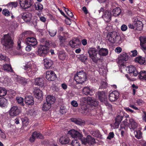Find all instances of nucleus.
Segmentation results:
<instances>
[{
    "instance_id": "nucleus-1",
    "label": "nucleus",
    "mask_w": 146,
    "mask_h": 146,
    "mask_svg": "<svg viewBox=\"0 0 146 146\" xmlns=\"http://www.w3.org/2000/svg\"><path fill=\"white\" fill-rule=\"evenodd\" d=\"M1 42L5 50L10 51L11 54L14 55L17 54L16 50L13 49L14 42L11 34L8 33L4 35L1 39Z\"/></svg>"
},
{
    "instance_id": "nucleus-2",
    "label": "nucleus",
    "mask_w": 146,
    "mask_h": 146,
    "mask_svg": "<svg viewBox=\"0 0 146 146\" xmlns=\"http://www.w3.org/2000/svg\"><path fill=\"white\" fill-rule=\"evenodd\" d=\"M88 52L89 54V57L92 59V61L98 64V68H99V71H101V69H102L100 67V65L98 64L97 62L100 60V59L97 56L98 52L96 49L94 47H91L89 48Z\"/></svg>"
},
{
    "instance_id": "nucleus-3",
    "label": "nucleus",
    "mask_w": 146,
    "mask_h": 146,
    "mask_svg": "<svg viewBox=\"0 0 146 146\" xmlns=\"http://www.w3.org/2000/svg\"><path fill=\"white\" fill-rule=\"evenodd\" d=\"M77 84H82L87 79L86 74L83 71L77 72L74 77Z\"/></svg>"
},
{
    "instance_id": "nucleus-4",
    "label": "nucleus",
    "mask_w": 146,
    "mask_h": 146,
    "mask_svg": "<svg viewBox=\"0 0 146 146\" xmlns=\"http://www.w3.org/2000/svg\"><path fill=\"white\" fill-rule=\"evenodd\" d=\"M33 3V0H20V4L21 7L25 9L31 7Z\"/></svg>"
},
{
    "instance_id": "nucleus-5",
    "label": "nucleus",
    "mask_w": 146,
    "mask_h": 146,
    "mask_svg": "<svg viewBox=\"0 0 146 146\" xmlns=\"http://www.w3.org/2000/svg\"><path fill=\"white\" fill-rule=\"evenodd\" d=\"M26 70V72L29 77H31L35 74L38 70L37 68H32L29 63H28L25 66V68Z\"/></svg>"
},
{
    "instance_id": "nucleus-6",
    "label": "nucleus",
    "mask_w": 146,
    "mask_h": 146,
    "mask_svg": "<svg viewBox=\"0 0 146 146\" xmlns=\"http://www.w3.org/2000/svg\"><path fill=\"white\" fill-rule=\"evenodd\" d=\"M48 52L49 48L48 47L44 45H40L38 47L37 54L41 56L46 54Z\"/></svg>"
},
{
    "instance_id": "nucleus-7",
    "label": "nucleus",
    "mask_w": 146,
    "mask_h": 146,
    "mask_svg": "<svg viewBox=\"0 0 146 146\" xmlns=\"http://www.w3.org/2000/svg\"><path fill=\"white\" fill-rule=\"evenodd\" d=\"M68 134H69L72 138L81 139L82 137V134L80 132L72 129L68 131Z\"/></svg>"
},
{
    "instance_id": "nucleus-8",
    "label": "nucleus",
    "mask_w": 146,
    "mask_h": 146,
    "mask_svg": "<svg viewBox=\"0 0 146 146\" xmlns=\"http://www.w3.org/2000/svg\"><path fill=\"white\" fill-rule=\"evenodd\" d=\"M20 110L16 106L12 107L9 110V112L10 115L12 116H16L18 115L21 112Z\"/></svg>"
},
{
    "instance_id": "nucleus-9",
    "label": "nucleus",
    "mask_w": 146,
    "mask_h": 146,
    "mask_svg": "<svg viewBox=\"0 0 146 146\" xmlns=\"http://www.w3.org/2000/svg\"><path fill=\"white\" fill-rule=\"evenodd\" d=\"M117 33L115 31L110 32L107 35V39L111 43H115V40L116 38Z\"/></svg>"
},
{
    "instance_id": "nucleus-10",
    "label": "nucleus",
    "mask_w": 146,
    "mask_h": 146,
    "mask_svg": "<svg viewBox=\"0 0 146 146\" xmlns=\"http://www.w3.org/2000/svg\"><path fill=\"white\" fill-rule=\"evenodd\" d=\"M119 93L116 91H114L110 93L109 96V99L111 102L116 101L119 98Z\"/></svg>"
},
{
    "instance_id": "nucleus-11",
    "label": "nucleus",
    "mask_w": 146,
    "mask_h": 146,
    "mask_svg": "<svg viewBox=\"0 0 146 146\" xmlns=\"http://www.w3.org/2000/svg\"><path fill=\"white\" fill-rule=\"evenodd\" d=\"M15 80L16 81L21 84L23 86L28 84L29 81V79H25L17 75H16L15 76Z\"/></svg>"
},
{
    "instance_id": "nucleus-12",
    "label": "nucleus",
    "mask_w": 146,
    "mask_h": 146,
    "mask_svg": "<svg viewBox=\"0 0 146 146\" xmlns=\"http://www.w3.org/2000/svg\"><path fill=\"white\" fill-rule=\"evenodd\" d=\"M128 57L127 54L125 52H123L120 54L118 58V62L119 64H122L123 62L124 61H127L128 59Z\"/></svg>"
},
{
    "instance_id": "nucleus-13",
    "label": "nucleus",
    "mask_w": 146,
    "mask_h": 146,
    "mask_svg": "<svg viewBox=\"0 0 146 146\" xmlns=\"http://www.w3.org/2000/svg\"><path fill=\"white\" fill-rule=\"evenodd\" d=\"M46 78L50 81L54 80L56 78V75L52 71H47L46 73Z\"/></svg>"
},
{
    "instance_id": "nucleus-14",
    "label": "nucleus",
    "mask_w": 146,
    "mask_h": 146,
    "mask_svg": "<svg viewBox=\"0 0 146 146\" xmlns=\"http://www.w3.org/2000/svg\"><path fill=\"white\" fill-rule=\"evenodd\" d=\"M31 17L32 15L31 13L28 12H26L21 14L19 17H22L25 22H28L30 21Z\"/></svg>"
},
{
    "instance_id": "nucleus-15",
    "label": "nucleus",
    "mask_w": 146,
    "mask_h": 146,
    "mask_svg": "<svg viewBox=\"0 0 146 146\" xmlns=\"http://www.w3.org/2000/svg\"><path fill=\"white\" fill-rule=\"evenodd\" d=\"M133 24L135 25V28L136 30L141 31L143 29V24L142 22L138 20V19L135 17V20L133 22Z\"/></svg>"
},
{
    "instance_id": "nucleus-16",
    "label": "nucleus",
    "mask_w": 146,
    "mask_h": 146,
    "mask_svg": "<svg viewBox=\"0 0 146 146\" xmlns=\"http://www.w3.org/2000/svg\"><path fill=\"white\" fill-rule=\"evenodd\" d=\"M102 17L106 22H110L111 20V12L110 11H106L102 15Z\"/></svg>"
},
{
    "instance_id": "nucleus-17",
    "label": "nucleus",
    "mask_w": 146,
    "mask_h": 146,
    "mask_svg": "<svg viewBox=\"0 0 146 146\" xmlns=\"http://www.w3.org/2000/svg\"><path fill=\"white\" fill-rule=\"evenodd\" d=\"M126 69L128 71V73L133 74L134 76H136L138 74V72L135 68L133 66L130 65L127 67Z\"/></svg>"
},
{
    "instance_id": "nucleus-18",
    "label": "nucleus",
    "mask_w": 146,
    "mask_h": 146,
    "mask_svg": "<svg viewBox=\"0 0 146 146\" xmlns=\"http://www.w3.org/2000/svg\"><path fill=\"white\" fill-rule=\"evenodd\" d=\"M43 137V136L41 134L35 131L32 133V137L29 140L31 142H33L34 141L36 138L42 139Z\"/></svg>"
},
{
    "instance_id": "nucleus-19",
    "label": "nucleus",
    "mask_w": 146,
    "mask_h": 146,
    "mask_svg": "<svg viewBox=\"0 0 146 146\" xmlns=\"http://www.w3.org/2000/svg\"><path fill=\"white\" fill-rule=\"evenodd\" d=\"M69 44L71 47L77 48L80 45V42L78 39L74 38L70 42Z\"/></svg>"
},
{
    "instance_id": "nucleus-20",
    "label": "nucleus",
    "mask_w": 146,
    "mask_h": 146,
    "mask_svg": "<svg viewBox=\"0 0 146 146\" xmlns=\"http://www.w3.org/2000/svg\"><path fill=\"white\" fill-rule=\"evenodd\" d=\"M26 41L29 44L32 46H35L37 44V41L36 39L33 37L27 38Z\"/></svg>"
},
{
    "instance_id": "nucleus-21",
    "label": "nucleus",
    "mask_w": 146,
    "mask_h": 146,
    "mask_svg": "<svg viewBox=\"0 0 146 146\" xmlns=\"http://www.w3.org/2000/svg\"><path fill=\"white\" fill-rule=\"evenodd\" d=\"M59 142L61 144H66L69 142L70 139L66 135H64L61 137L59 139Z\"/></svg>"
},
{
    "instance_id": "nucleus-22",
    "label": "nucleus",
    "mask_w": 146,
    "mask_h": 146,
    "mask_svg": "<svg viewBox=\"0 0 146 146\" xmlns=\"http://www.w3.org/2000/svg\"><path fill=\"white\" fill-rule=\"evenodd\" d=\"M34 94L36 98L40 99L42 97V92L38 88H36L34 89Z\"/></svg>"
},
{
    "instance_id": "nucleus-23",
    "label": "nucleus",
    "mask_w": 146,
    "mask_h": 146,
    "mask_svg": "<svg viewBox=\"0 0 146 146\" xmlns=\"http://www.w3.org/2000/svg\"><path fill=\"white\" fill-rule=\"evenodd\" d=\"M44 65L46 69L50 68L52 65V61L49 59L46 58L44 60Z\"/></svg>"
},
{
    "instance_id": "nucleus-24",
    "label": "nucleus",
    "mask_w": 146,
    "mask_h": 146,
    "mask_svg": "<svg viewBox=\"0 0 146 146\" xmlns=\"http://www.w3.org/2000/svg\"><path fill=\"white\" fill-rule=\"evenodd\" d=\"M25 100L26 103L28 105L31 106L34 104L33 98V96H26Z\"/></svg>"
},
{
    "instance_id": "nucleus-25",
    "label": "nucleus",
    "mask_w": 146,
    "mask_h": 146,
    "mask_svg": "<svg viewBox=\"0 0 146 146\" xmlns=\"http://www.w3.org/2000/svg\"><path fill=\"white\" fill-rule=\"evenodd\" d=\"M98 53L100 56H105L108 54V50L106 48H102L99 50Z\"/></svg>"
},
{
    "instance_id": "nucleus-26",
    "label": "nucleus",
    "mask_w": 146,
    "mask_h": 146,
    "mask_svg": "<svg viewBox=\"0 0 146 146\" xmlns=\"http://www.w3.org/2000/svg\"><path fill=\"white\" fill-rule=\"evenodd\" d=\"M55 101V98L54 96L52 95H48L46 97V102L51 105L53 104Z\"/></svg>"
},
{
    "instance_id": "nucleus-27",
    "label": "nucleus",
    "mask_w": 146,
    "mask_h": 146,
    "mask_svg": "<svg viewBox=\"0 0 146 146\" xmlns=\"http://www.w3.org/2000/svg\"><path fill=\"white\" fill-rule=\"evenodd\" d=\"M129 124L130 125V128L134 130L137 127V124L133 119H130L129 120Z\"/></svg>"
},
{
    "instance_id": "nucleus-28",
    "label": "nucleus",
    "mask_w": 146,
    "mask_h": 146,
    "mask_svg": "<svg viewBox=\"0 0 146 146\" xmlns=\"http://www.w3.org/2000/svg\"><path fill=\"white\" fill-rule=\"evenodd\" d=\"M93 90L88 87H85L83 90V93L86 95L89 94L91 95L92 94Z\"/></svg>"
},
{
    "instance_id": "nucleus-29",
    "label": "nucleus",
    "mask_w": 146,
    "mask_h": 146,
    "mask_svg": "<svg viewBox=\"0 0 146 146\" xmlns=\"http://www.w3.org/2000/svg\"><path fill=\"white\" fill-rule=\"evenodd\" d=\"M140 45L143 50L146 49V37H142L140 38Z\"/></svg>"
},
{
    "instance_id": "nucleus-30",
    "label": "nucleus",
    "mask_w": 146,
    "mask_h": 146,
    "mask_svg": "<svg viewBox=\"0 0 146 146\" xmlns=\"http://www.w3.org/2000/svg\"><path fill=\"white\" fill-rule=\"evenodd\" d=\"M0 82L2 83L8 84L10 83V79L7 76H4L0 78Z\"/></svg>"
},
{
    "instance_id": "nucleus-31",
    "label": "nucleus",
    "mask_w": 146,
    "mask_h": 146,
    "mask_svg": "<svg viewBox=\"0 0 146 146\" xmlns=\"http://www.w3.org/2000/svg\"><path fill=\"white\" fill-rule=\"evenodd\" d=\"M35 84L36 85L43 86L44 84V81L42 78H38L35 80Z\"/></svg>"
},
{
    "instance_id": "nucleus-32",
    "label": "nucleus",
    "mask_w": 146,
    "mask_h": 146,
    "mask_svg": "<svg viewBox=\"0 0 146 146\" xmlns=\"http://www.w3.org/2000/svg\"><path fill=\"white\" fill-rule=\"evenodd\" d=\"M121 12V10L119 7H116L113 9L112 11L113 15L115 17L119 16Z\"/></svg>"
},
{
    "instance_id": "nucleus-33",
    "label": "nucleus",
    "mask_w": 146,
    "mask_h": 146,
    "mask_svg": "<svg viewBox=\"0 0 146 146\" xmlns=\"http://www.w3.org/2000/svg\"><path fill=\"white\" fill-rule=\"evenodd\" d=\"M81 108L82 110L83 113L86 114L89 111V109L88 108L87 104H80Z\"/></svg>"
},
{
    "instance_id": "nucleus-34",
    "label": "nucleus",
    "mask_w": 146,
    "mask_h": 146,
    "mask_svg": "<svg viewBox=\"0 0 146 146\" xmlns=\"http://www.w3.org/2000/svg\"><path fill=\"white\" fill-rule=\"evenodd\" d=\"M135 62L139 63L140 64H143L145 63V60L144 58L141 56H139L135 58Z\"/></svg>"
},
{
    "instance_id": "nucleus-35",
    "label": "nucleus",
    "mask_w": 146,
    "mask_h": 146,
    "mask_svg": "<svg viewBox=\"0 0 146 146\" xmlns=\"http://www.w3.org/2000/svg\"><path fill=\"white\" fill-rule=\"evenodd\" d=\"M72 121L75 123L76 124L80 125H84L85 124V122L84 121H82L80 119H78L75 118H72L71 119Z\"/></svg>"
},
{
    "instance_id": "nucleus-36",
    "label": "nucleus",
    "mask_w": 146,
    "mask_h": 146,
    "mask_svg": "<svg viewBox=\"0 0 146 146\" xmlns=\"http://www.w3.org/2000/svg\"><path fill=\"white\" fill-rule=\"evenodd\" d=\"M116 38L115 40V43L118 44H120L122 43L124 40V38L123 36L118 35L117 34Z\"/></svg>"
},
{
    "instance_id": "nucleus-37",
    "label": "nucleus",
    "mask_w": 146,
    "mask_h": 146,
    "mask_svg": "<svg viewBox=\"0 0 146 146\" xmlns=\"http://www.w3.org/2000/svg\"><path fill=\"white\" fill-rule=\"evenodd\" d=\"M2 69L4 70L12 72H13L11 65L10 64H5L3 65Z\"/></svg>"
},
{
    "instance_id": "nucleus-38",
    "label": "nucleus",
    "mask_w": 146,
    "mask_h": 146,
    "mask_svg": "<svg viewBox=\"0 0 146 146\" xmlns=\"http://www.w3.org/2000/svg\"><path fill=\"white\" fill-rule=\"evenodd\" d=\"M51 107V104L46 102L43 105L42 110L44 111H46L48 110Z\"/></svg>"
},
{
    "instance_id": "nucleus-39",
    "label": "nucleus",
    "mask_w": 146,
    "mask_h": 146,
    "mask_svg": "<svg viewBox=\"0 0 146 146\" xmlns=\"http://www.w3.org/2000/svg\"><path fill=\"white\" fill-rule=\"evenodd\" d=\"M86 142L90 144H92L95 142V140L90 135L87 136L86 139Z\"/></svg>"
},
{
    "instance_id": "nucleus-40",
    "label": "nucleus",
    "mask_w": 146,
    "mask_h": 146,
    "mask_svg": "<svg viewBox=\"0 0 146 146\" xmlns=\"http://www.w3.org/2000/svg\"><path fill=\"white\" fill-rule=\"evenodd\" d=\"M139 76L141 80H146V71H142L139 74Z\"/></svg>"
},
{
    "instance_id": "nucleus-41",
    "label": "nucleus",
    "mask_w": 146,
    "mask_h": 146,
    "mask_svg": "<svg viewBox=\"0 0 146 146\" xmlns=\"http://www.w3.org/2000/svg\"><path fill=\"white\" fill-rule=\"evenodd\" d=\"M91 100L90 97H83L80 98V100L81 104H88V102Z\"/></svg>"
},
{
    "instance_id": "nucleus-42",
    "label": "nucleus",
    "mask_w": 146,
    "mask_h": 146,
    "mask_svg": "<svg viewBox=\"0 0 146 146\" xmlns=\"http://www.w3.org/2000/svg\"><path fill=\"white\" fill-rule=\"evenodd\" d=\"M7 100L4 98L0 99V106L1 107H5L7 104Z\"/></svg>"
},
{
    "instance_id": "nucleus-43",
    "label": "nucleus",
    "mask_w": 146,
    "mask_h": 146,
    "mask_svg": "<svg viewBox=\"0 0 146 146\" xmlns=\"http://www.w3.org/2000/svg\"><path fill=\"white\" fill-rule=\"evenodd\" d=\"M91 100H90L88 102V104L92 106H96L98 104V102L97 101L91 98Z\"/></svg>"
},
{
    "instance_id": "nucleus-44",
    "label": "nucleus",
    "mask_w": 146,
    "mask_h": 146,
    "mask_svg": "<svg viewBox=\"0 0 146 146\" xmlns=\"http://www.w3.org/2000/svg\"><path fill=\"white\" fill-rule=\"evenodd\" d=\"M18 3L17 2H11L7 4L9 8L12 9L13 7H17Z\"/></svg>"
},
{
    "instance_id": "nucleus-45",
    "label": "nucleus",
    "mask_w": 146,
    "mask_h": 146,
    "mask_svg": "<svg viewBox=\"0 0 146 146\" xmlns=\"http://www.w3.org/2000/svg\"><path fill=\"white\" fill-rule=\"evenodd\" d=\"M58 56L60 59L61 60H64L65 59L66 55L63 51H60L59 52Z\"/></svg>"
},
{
    "instance_id": "nucleus-46",
    "label": "nucleus",
    "mask_w": 146,
    "mask_h": 146,
    "mask_svg": "<svg viewBox=\"0 0 146 146\" xmlns=\"http://www.w3.org/2000/svg\"><path fill=\"white\" fill-rule=\"evenodd\" d=\"M21 120L23 126H27L28 125L29 122L28 119L27 117H25L24 118H22Z\"/></svg>"
},
{
    "instance_id": "nucleus-47",
    "label": "nucleus",
    "mask_w": 146,
    "mask_h": 146,
    "mask_svg": "<svg viewBox=\"0 0 146 146\" xmlns=\"http://www.w3.org/2000/svg\"><path fill=\"white\" fill-rule=\"evenodd\" d=\"M16 100L19 104L22 106L24 105V104L23 103L24 99L23 98L20 97H17L16 98Z\"/></svg>"
},
{
    "instance_id": "nucleus-48",
    "label": "nucleus",
    "mask_w": 146,
    "mask_h": 146,
    "mask_svg": "<svg viewBox=\"0 0 146 146\" xmlns=\"http://www.w3.org/2000/svg\"><path fill=\"white\" fill-rule=\"evenodd\" d=\"M71 145L72 146H80V144L78 140L73 139L72 141Z\"/></svg>"
},
{
    "instance_id": "nucleus-49",
    "label": "nucleus",
    "mask_w": 146,
    "mask_h": 146,
    "mask_svg": "<svg viewBox=\"0 0 146 146\" xmlns=\"http://www.w3.org/2000/svg\"><path fill=\"white\" fill-rule=\"evenodd\" d=\"M135 137L138 139H140L141 137V133L140 130H138L134 132Z\"/></svg>"
},
{
    "instance_id": "nucleus-50",
    "label": "nucleus",
    "mask_w": 146,
    "mask_h": 146,
    "mask_svg": "<svg viewBox=\"0 0 146 146\" xmlns=\"http://www.w3.org/2000/svg\"><path fill=\"white\" fill-rule=\"evenodd\" d=\"M7 94L6 90L3 88H0V96H5Z\"/></svg>"
},
{
    "instance_id": "nucleus-51",
    "label": "nucleus",
    "mask_w": 146,
    "mask_h": 146,
    "mask_svg": "<svg viewBox=\"0 0 146 146\" xmlns=\"http://www.w3.org/2000/svg\"><path fill=\"white\" fill-rule=\"evenodd\" d=\"M91 133L95 137H98L100 135V133L98 130H94L91 131Z\"/></svg>"
},
{
    "instance_id": "nucleus-52",
    "label": "nucleus",
    "mask_w": 146,
    "mask_h": 146,
    "mask_svg": "<svg viewBox=\"0 0 146 146\" xmlns=\"http://www.w3.org/2000/svg\"><path fill=\"white\" fill-rule=\"evenodd\" d=\"M99 98L100 100L103 102L105 100V96L104 92H100L99 93L98 95Z\"/></svg>"
},
{
    "instance_id": "nucleus-53",
    "label": "nucleus",
    "mask_w": 146,
    "mask_h": 146,
    "mask_svg": "<svg viewBox=\"0 0 146 146\" xmlns=\"http://www.w3.org/2000/svg\"><path fill=\"white\" fill-rule=\"evenodd\" d=\"M48 32L50 35L52 37L55 36L57 33V31L56 30H49Z\"/></svg>"
},
{
    "instance_id": "nucleus-54",
    "label": "nucleus",
    "mask_w": 146,
    "mask_h": 146,
    "mask_svg": "<svg viewBox=\"0 0 146 146\" xmlns=\"http://www.w3.org/2000/svg\"><path fill=\"white\" fill-rule=\"evenodd\" d=\"M60 113L62 114H63L66 113L67 110L64 106H61L60 107V110H59Z\"/></svg>"
},
{
    "instance_id": "nucleus-55",
    "label": "nucleus",
    "mask_w": 146,
    "mask_h": 146,
    "mask_svg": "<svg viewBox=\"0 0 146 146\" xmlns=\"http://www.w3.org/2000/svg\"><path fill=\"white\" fill-rule=\"evenodd\" d=\"M3 14L6 16H9L10 15V12L7 9H4L2 11Z\"/></svg>"
},
{
    "instance_id": "nucleus-56",
    "label": "nucleus",
    "mask_w": 146,
    "mask_h": 146,
    "mask_svg": "<svg viewBox=\"0 0 146 146\" xmlns=\"http://www.w3.org/2000/svg\"><path fill=\"white\" fill-rule=\"evenodd\" d=\"M107 86V83L104 81L102 82L100 86V87L99 88L103 89L106 88Z\"/></svg>"
},
{
    "instance_id": "nucleus-57",
    "label": "nucleus",
    "mask_w": 146,
    "mask_h": 146,
    "mask_svg": "<svg viewBox=\"0 0 146 146\" xmlns=\"http://www.w3.org/2000/svg\"><path fill=\"white\" fill-rule=\"evenodd\" d=\"M35 6L36 9L38 10L39 11H41L43 8L42 5L40 3H38Z\"/></svg>"
},
{
    "instance_id": "nucleus-58",
    "label": "nucleus",
    "mask_w": 146,
    "mask_h": 146,
    "mask_svg": "<svg viewBox=\"0 0 146 146\" xmlns=\"http://www.w3.org/2000/svg\"><path fill=\"white\" fill-rule=\"evenodd\" d=\"M132 88L133 90V94L135 95L136 91V90L138 88V86H135L134 84H133L132 85Z\"/></svg>"
},
{
    "instance_id": "nucleus-59",
    "label": "nucleus",
    "mask_w": 146,
    "mask_h": 146,
    "mask_svg": "<svg viewBox=\"0 0 146 146\" xmlns=\"http://www.w3.org/2000/svg\"><path fill=\"white\" fill-rule=\"evenodd\" d=\"M136 103L139 106L142 105L144 103V101L141 99H138L136 101Z\"/></svg>"
},
{
    "instance_id": "nucleus-60",
    "label": "nucleus",
    "mask_w": 146,
    "mask_h": 146,
    "mask_svg": "<svg viewBox=\"0 0 146 146\" xmlns=\"http://www.w3.org/2000/svg\"><path fill=\"white\" fill-rule=\"evenodd\" d=\"M122 119L123 117L122 116L118 115L117 116L115 119V121L120 123L122 121Z\"/></svg>"
},
{
    "instance_id": "nucleus-61",
    "label": "nucleus",
    "mask_w": 146,
    "mask_h": 146,
    "mask_svg": "<svg viewBox=\"0 0 146 146\" xmlns=\"http://www.w3.org/2000/svg\"><path fill=\"white\" fill-rule=\"evenodd\" d=\"M0 137L4 139H5L6 138V135L2 131L0 132Z\"/></svg>"
},
{
    "instance_id": "nucleus-62",
    "label": "nucleus",
    "mask_w": 146,
    "mask_h": 146,
    "mask_svg": "<svg viewBox=\"0 0 146 146\" xmlns=\"http://www.w3.org/2000/svg\"><path fill=\"white\" fill-rule=\"evenodd\" d=\"M114 135L113 132H111L110 133L109 135L107 137V139H111L112 138L114 137Z\"/></svg>"
},
{
    "instance_id": "nucleus-63",
    "label": "nucleus",
    "mask_w": 146,
    "mask_h": 146,
    "mask_svg": "<svg viewBox=\"0 0 146 146\" xmlns=\"http://www.w3.org/2000/svg\"><path fill=\"white\" fill-rule=\"evenodd\" d=\"M127 29V26L124 24L122 25L121 27V30L122 31H126Z\"/></svg>"
},
{
    "instance_id": "nucleus-64",
    "label": "nucleus",
    "mask_w": 146,
    "mask_h": 146,
    "mask_svg": "<svg viewBox=\"0 0 146 146\" xmlns=\"http://www.w3.org/2000/svg\"><path fill=\"white\" fill-rule=\"evenodd\" d=\"M142 118L143 120L146 122V112L145 111H143Z\"/></svg>"
}]
</instances>
